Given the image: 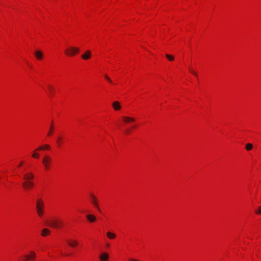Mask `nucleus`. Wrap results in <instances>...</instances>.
<instances>
[{
	"label": "nucleus",
	"instance_id": "11",
	"mask_svg": "<svg viewBox=\"0 0 261 261\" xmlns=\"http://www.w3.org/2000/svg\"><path fill=\"white\" fill-rule=\"evenodd\" d=\"M91 56V53L90 50H86L83 55H82V58L84 60H88Z\"/></svg>",
	"mask_w": 261,
	"mask_h": 261
},
{
	"label": "nucleus",
	"instance_id": "30",
	"mask_svg": "<svg viewBox=\"0 0 261 261\" xmlns=\"http://www.w3.org/2000/svg\"><path fill=\"white\" fill-rule=\"evenodd\" d=\"M126 133L127 134H128V133H129V131H128V130H126Z\"/></svg>",
	"mask_w": 261,
	"mask_h": 261
},
{
	"label": "nucleus",
	"instance_id": "7",
	"mask_svg": "<svg viewBox=\"0 0 261 261\" xmlns=\"http://www.w3.org/2000/svg\"><path fill=\"white\" fill-rule=\"evenodd\" d=\"M99 258L101 261H107L109 258V254L107 252H102L99 255Z\"/></svg>",
	"mask_w": 261,
	"mask_h": 261
},
{
	"label": "nucleus",
	"instance_id": "25",
	"mask_svg": "<svg viewBox=\"0 0 261 261\" xmlns=\"http://www.w3.org/2000/svg\"><path fill=\"white\" fill-rule=\"evenodd\" d=\"M105 77L106 79L107 80H108L109 82L112 83L111 80L107 75H106L105 76Z\"/></svg>",
	"mask_w": 261,
	"mask_h": 261
},
{
	"label": "nucleus",
	"instance_id": "10",
	"mask_svg": "<svg viewBox=\"0 0 261 261\" xmlns=\"http://www.w3.org/2000/svg\"><path fill=\"white\" fill-rule=\"evenodd\" d=\"M34 178V175L32 173H28L24 175L23 179L25 181H30Z\"/></svg>",
	"mask_w": 261,
	"mask_h": 261
},
{
	"label": "nucleus",
	"instance_id": "24",
	"mask_svg": "<svg viewBox=\"0 0 261 261\" xmlns=\"http://www.w3.org/2000/svg\"><path fill=\"white\" fill-rule=\"evenodd\" d=\"M255 213L257 214H261V206L258 207V208L255 211Z\"/></svg>",
	"mask_w": 261,
	"mask_h": 261
},
{
	"label": "nucleus",
	"instance_id": "8",
	"mask_svg": "<svg viewBox=\"0 0 261 261\" xmlns=\"http://www.w3.org/2000/svg\"><path fill=\"white\" fill-rule=\"evenodd\" d=\"M122 119L123 121L126 123L133 122H134L135 120L134 118L128 116H123L122 117Z\"/></svg>",
	"mask_w": 261,
	"mask_h": 261
},
{
	"label": "nucleus",
	"instance_id": "3",
	"mask_svg": "<svg viewBox=\"0 0 261 261\" xmlns=\"http://www.w3.org/2000/svg\"><path fill=\"white\" fill-rule=\"evenodd\" d=\"M80 51V49L78 47L71 46L65 50V54L69 57H71L78 54Z\"/></svg>",
	"mask_w": 261,
	"mask_h": 261
},
{
	"label": "nucleus",
	"instance_id": "17",
	"mask_svg": "<svg viewBox=\"0 0 261 261\" xmlns=\"http://www.w3.org/2000/svg\"><path fill=\"white\" fill-rule=\"evenodd\" d=\"M107 236L108 237V238H109L110 239H113L115 238L116 235L114 233H112L111 232H108L107 233Z\"/></svg>",
	"mask_w": 261,
	"mask_h": 261
},
{
	"label": "nucleus",
	"instance_id": "27",
	"mask_svg": "<svg viewBox=\"0 0 261 261\" xmlns=\"http://www.w3.org/2000/svg\"><path fill=\"white\" fill-rule=\"evenodd\" d=\"M61 140V137H59L58 139V143H59V141H60Z\"/></svg>",
	"mask_w": 261,
	"mask_h": 261
},
{
	"label": "nucleus",
	"instance_id": "20",
	"mask_svg": "<svg viewBox=\"0 0 261 261\" xmlns=\"http://www.w3.org/2000/svg\"><path fill=\"white\" fill-rule=\"evenodd\" d=\"M253 147V145L251 143H247L246 145V149L247 150H250Z\"/></svg>",
	"mask_w": 261,
	"mask_h": 261
},
{
	"label": "nucleus",
	"instance_id": "22",
	"mask_svg": "<svg viewBox=\"0 0 261 261\" xmlns=\"http://www.w3.org/2000/svg\"><path fill=\"white\" fill-rule=\"evenodd\" d=\"M189 71H190V72L191 73H192V74H193V75H194L195 76H198L197 73L196 72H195V71L192 69V68H189Z\"/></svg>",
	"mask_w": 261,
	"mask_h": 261
},
{
	"label": "nucleus",
	"instance_id": "13",
	"mask_svg": "<svg viewBox=\"0 0 261 261\" xmlns=\"http://www.w3.org/2000/svg\"><path fill=\"white\" fill-rule=\"evenodd\" d=\"M86 217L90 222H94L96 220V217L92 215H87Z\"/></svg>",
	"mask_w": 261,
	"mask_h": 261
},
{
	"label": "nucleus",
	"instance_id": "15",
	"mask_svg": "<svg viewBox=\"0 0 261 261\" xmlns=\"http://www.w3.org/2000/svg\"><path fill=\"white\" fill-rule=\"evenodd\" d=\"M50 233V231L47 228H44L42 230L41 236L45 237L49 235Z\"/></svg>",
	"mask_w": 261,
	"mask_h": 261
},
{
	"label": "nucleus",
	"instance_id": "2",
	"mask_svg": "<svg viewBox=\"0 0 261 261\" xmlns=\"http://www.w3.org/2000/svg\"><path fill=\"white\" fill-rule=\"evenodd\" d=\"M49 226L54 228H61L63 226V222L57 218L51 219Z\"/></svg>",
	"mask_w": 261,
	"mask_h": 261
},
{
	"label": "nucleus",
	"instance_id": "1",
	"mask_svg": "<svg viewBox=\"0 0 261 261\" xmlns=\"http://www.w3.org/2000/svg\"><path fill=\"white\" fill-rule=\"evenodd\" d=\"M44 203L43 200L41 198L38 199L36 201V210L40 217H42L44 215Z\"/></svg>",
	"mask_w": 261,
	"mask_h": 261
},
{
	"label": "nucleus",
	"instance_id": "4",
	"mask_svg": "<svg viewBox=\"0 0 261 261\" xmlns=\"http://www.w3.org/2000/svg\"><path fill=\"white\" fill-rule=\"evenodd\" d=\"M51 161V158L48 156H44L42 159V164L45 167L46 170L49 168V163Z\"/></svg>",
	"mask_w": 261,
	"mask_h": 261
},
{
	"label": "nucleus",
	"instance_id": "29",
	"mask_svg": "<svg viewBox=\"0 0 261 261\" xmlns=\"http://www.w3.org/2000/svg\"><path fill=\"white\" fill-rule=\"evenodd\" d=\"M22 165V162H21V163L19 164V166H21Z\"/></svg>",
	"mask_w": 261,
	"mask_h": 261
},
{
	"label": "nucleus",
	"instance_id": "6",
	"mask_svg": "<svg viewBox=\"0 0 261 261\" xmlns=\"http://www.w3.org/2000/svg\"><path fill=\"white\" fill-rule=\"evenodd\" d=\"M24 188L26 190L32 188L34 186V183L32 181H25L22 183Z\"/></svg>",
	"mask_w": 261,
	"mask_h": 261
},
{
	"label": "nucleus",
	"instance_id": "26",
	"mask_svg": "<svg viewBox=\"0 0 261 261\" xmlns=\"http://www.w3.org/2000/svg\"><path fill=\"white\" fill-rule=\"evenodd\" d=\"M48 88L50 91V94H52V87L50 86H49Z\"/></svg>",
	"mask_w": 261,
	"mask_h": 261
},
{
	"label": "nucleus",
	"instance_id": "5",
	"mask_svg": "<svg viewBox=\"0 0 261 261\" xmlns=\"http://www.w3.org/2000/svg\"><path fill=\"white\" fill-rule=\"evenodd\" d=\"M91 198V202L94 205V206L97 209L98 211H100V207L98 203V200L96 196L93 194L90 195Z\"/></svg>",
	"mask_w": 261,
	"mask_h": 261
},
{
	"label": "nucleus",
	"instance_id": "12",
	"mask_svg": "<svg viewBox=\"0 0 261 261\" xmlns=\"http://www.w3.org/2000/svg\"><path fill=\"white\" fill-rule=\"evenodd\" d=\"M35 55L37 59L39 60L42 59L43 58V54L40 50H37L35 52Z\"/></svg>",
	"mask_w": 261,
	"mask_h": 261
},
{
	"label": "nucleus",
	"instance_id": "16",
	"mask_svg": "<svg viewBox=\"0 0 261 261\" xmlns=\"http://www.w3.org/2000/svg\"><path fill=\"white\" fill-rule=\"evenodd\" d=\"M112 106H113V108L115 110H119L121 108V106L119 104V102L117 101L114 102L112 104Z\"/></svg>",
	"mask_w": 261,
	"mask_h": 261
},
{
	"label": "nucleus",
	"instance_id": "23",
	"mask_svg": "<svg viewBox=\"0 0 261 261\" xmlns=\"http://www.w3.org/2000/svg\"><path fill=\"white\" fill-rule=\"evenodd\" d=\"M53 128V124H51L50 126V128L47 134L48 136H50L52 134V129Z\"/></svg>",
	"mask_w": 261,
	"mask_h": 261
},
{
	"label": "nucleus",
	"instance_id": "14",
	"mask_svg": "<svg viewBox=\"0 0 261 261\" xmlns=\"http://www.w3.org/2000/svg\"><path fill=\"white\" fill-rule=\"evenodd\" d=\"M50 147L48 144H45L42 146H40L36 149V150L50 149Z\"/></svg>",
	"mask_w": 261,
	"mask_h": 261
},
{
	"label": "nucleus",
	"instance_id": "18",
	"mask_svg": "<svg viewBox=\"0 0 261 261\" xmlns=\"http://www.w3.org/2000/svg\"><path fill=\"white\" fill-rule=\"evenodd\" d=\"M68 243L71 247H75L77 245V241L74 240L72 241V242H68Z\"/></svg>",
	"mask_w": 261,
	"mask_h": 261
},
{
	"label": "nucleus",
	"instance_id": "19",
	"mask_svg": "<svg viewBox=\"0 0 261 261\" xmlns=\"http://www.w3.org/2000/svg\"><path fill=\"white\" fill-rule=\"evenodd\" d=\"M166 57L170 61H172L174 60V58L172 55H170L169 54H166Z\"/></svg>",
	"mask_w": 261,
	"mask_h": 261
},
{
	"label": "nucleus",
	"instance_id": "21",
	"mask_svg": "<svg viewBox=\"0 0 261 261\" xmlns=\"http://www.w3.org/2000/svg\"><path fill=\"white\" fill-rule=\"evenodd\" d=\"M39 154L37 152H34L33 154H32V157L34 158H35V159H39Z\"/></svg>",
	"mask_w": 261,
	"mask_h": 261
},
{
	"label": "nucleus",
	"instance_id": "9",
	"mask_svg": "<svg viewBox=\"0 0 261 261\" xmlns=\"http://www.w3.org/2000/svg\"><path fill=\"white\" fill-rule=\"evenodd\" d=\"M36 257V253L34 251L30 252V255H25L24 256L25 260L34 259Z\"/></svg>",
	"mask_w": 261,
	"mask_h": 261
},
{
	"label": "nucleus",
	"instance_id": "28",
	"mask_svg": "<svg viewBox=\"0 0 261 261\" xmlns=\"http://www.w3.org/2000/svg\"><path fill=\"white\" fill-rule=\"evenodd\" d=\"M106 246H107V247H109L110 246L109 244H107L106 245Z\"/></svg>",
	"mask_w": 261,
	"mask_h": 261
}]
</instances>
